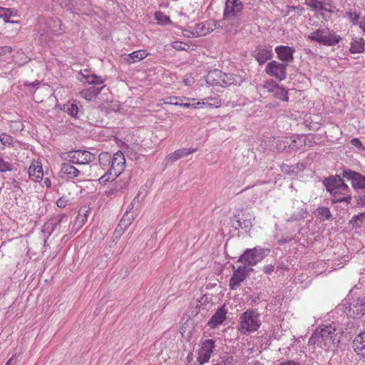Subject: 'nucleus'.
<instances>
[{
    "label": "nucleus",
    "mask_w": 365,
    "mask_h": 365,
    "mask_svg": "<svg viewBox=\"0 0 365 365\" xmlns=\"http://www.w3.org/2000/svg\"><path fill=\"white\" fill-rule=\"evenodd\" d=\"M28 173L33 180L36 182L41 181L43 176L41 165L37 161L33 162L29 168Z\"/></svg>",
    "instance_id": "6ab92c4d"
},
{
    "label": "nucleus",
    "mask_w": 365,
    "mask_h": 365,
    "mask_svg": "<svg viewBox=\"0 0 365 365\" xmlns=\"http://www.w3.org/2000/svg\"><path fill=\"white\" fill-rule=\"evenodd\" d=\"M304 11V9L300 6H291L288 7L287 13L291 14L292 12H296L297 16H301Z\"/></svg>",
    "instance_id": "37998d69"
},
{
    "label": "nucleus",
    "mask_w": 365,
    "mask_h": 365,
    "mask_svg": "<svg viewBox=\"0 0 365 365\" xmlns=\"http://www.w3.org/2000/svg\"><path fill=\"white\" fill-rule=\"evenodd\" d=\"M295 50L294 48L285 46H279L275 48L277 57L282 61L291 63L293 61V54Z\"/></svg>",
    "instance_id": "2eb2a0df"
},
{
    "label": "nucleus",
    "mask_w": 365,
    "mask_h": 365,
    "mask_svg": "<svg viewBox=\"0 0 365 365\" xmlns=\"http://www.w3.org/2000/svg\"><path fill=\"white\" fill-rule=\"evenodd\" d=\"M155 19L157 20L158 24L163 26L170 24L171 23L170 17L161 11H158L155 13Z\"/></svg>",
    "instance_id": "c9c22d12"
},
{
    "label": "nucleus",
    "mask_w": 365,
    "mask_h": 365,
    "mask_svg": "<svg viewBox=\"0 0 365 365\" xmlns=\"http://www.w3.org/2000/svg\"><path fill=\"white\" fill-rule=\"evenodd\" d=\"M245 267H239L238 269L234 272L232 277L230 279L229 286L230 289L235 290L240 286L241 282L245 279Z\"/></svg>",
    "instance_id": "dca6fc26"
},
{
    "label": "nucleus",
    "mask_w": 365,
    "mask_h": 365,
    "mask_svg": "<svg viewBox=\"0 0 365 365\" xmlns=\"http://www.w3.org/2000/svg\"><path fill=\"white\" fill-rule=\"evenodd\" d=\"M277 365H301V364L299 362L292 361V360H288L286 361L281 362Z\"/></svg>",
    "instance_id": "4d7b16f0"
},
{
    "label": "nucleus",
    "mask_w": 365,
    "mask_h": 365,
    "mask_svg": "<svg viewBox=\"0 0 365 365\" xmlns=\"http://www.w3.org/2000/svg\"><path fill=\"white\" fill-rule=\"evenodd\" d=\"M308 38L327 46H335L341 40V37L334 30H331L327 27L317 29L310 32L308 34Z\"/></svg>",
    "instance_id": "39448f33"
},
{
    "label": "nucleus",
    "mask_w": 365,
    "mask_h": 365,
    "mask_svg": "<svg viewBox=\"0 0 365 365\" xmlns=\"http://www.w3.org/2000/svg\"><path fill=\"white\" fill-rule=\"evenodd\" d=\"M226 317V311L223 308L218 309L215 314L210 318L207 324L212 329L217 327L222 324Z\"/></svg>",
    "instance_id": "5701e85b"
},
{
    "label": "nucleus",
    "mask_w": 365,
    "mask_h": 365,
    "mask_svg": "<svg viewBox=\"0 0 365 365\" xmlns=\"http://www.w3.org/2000/svg\"><path fill=\"white\" fill-rule=\"evenodd\" d=\"M279 85L274 80H269L266 81L263 86L264 88L267 89L268 92L273 93L275 88Z\"/></svg>",
    "instance_id": "58836bf2"
},
{
    "label": "nucleus",
    "mask_w": 365,
    "mask_h": 365,
    "mask_svg": "<svg viewBox=\"0 0 365 365\" xmlns=\"http://www.w3.org/2000/svg\"><path fill=\"white\" fill-rule=\"evenodd\" d=\"M68 199L66 197H62L57 200L56 205L58 207L64 208L68 203Z\"/></svg>",
    "instance_id": "c03bdc74"
},
{
    "label": "nucleus",
    "mask_w": 365,
    "mask_h": 365,
    "mask_svg": "<svg viewBox=\"0 0 365 365\" xmlns=\"http://www.w3.org/2000/svg\"><path fill=\"white\" fill-rule=\"evenodd\" d=\"M215 341L213 339L201 340L199 344L197 361L200 364L207 363L214 351Z\"/></svg>",
    "instance_id": "0eeeda50"
},
{
    "label": "nucleus",
    "mask_w": 365,
    "mask_h": 365,
    "mask_svg": "<svg viewBox=\"0 0 365 365\" xmlns=\"http://www.w3.org/2000/svg\"><path fill=\"white\" fill-rule=\"evenodd\" d=\"M314 215L322 221L329 220L331 216L329 210L324 207L317 208Z\"/></svg>",
    "instance_id": "473e14b6"
},
{
    "label": "nucleus",
    "mask_w": 365,
    "mask_h": 365,
    "mask_svg": "<svg viewBox=\"0 0 365 365\" xmlns=\"http://www.w3.org/2000/svg\"><path fill=\"white\" fill-rule=\"evenodd\" d=\"M67 216L66 215H61L58 217L56 222L51 221L45 223L43 226L42 232L48 237L56 230L58 225H61L62 223H67Z\"/></svg>",
    "instance_id": "a211bd4d"
},
{
    "label": "nucleus",
    "mask_w": 365,
    "mask_h": 365,
    "mask_svg": "<svg viewBox=\"0 0 365 365\" xmlns=\"http://www.w3.org/2000/svg\"><path fill=\"white\" fill-rule=\"evenodd\" d=\"M289 268L287 265H286L284 263L281 262L279 264V265L276 268V272L279 273V274H283L285 270H287Z\"/></svg>",
    "instance_id": "09e8293b"
},
{
    "label": "nucleus",
    "mask_w": 365,
    "mask_h": 365,
    "mask_svg": "<svg viewBox=\"0 0 365 365\" xmlns=\"http://www.w3.org/2000/svg\"><path fill=\"white\" fill-rule=\"evenodd\" d=\"M60 173L69 179L76 178L81 174V171L74 167L70 161L61 164Z\"/></svg>",
    "instance_id": "aec40b11"
},
{
    "label": "nucleus",
    "mask_w": 365,
    "mask_h": 365,
    "mask_svg": "<svg viewBox=\"0 0 365 365\" xmlns=\"http://www.w3.org/2000/svg\"><path fill=\"white\" fill-rule=\"evenodd\" d=\"M272 56L273 53L272 48L267 46H259L254 51V56L260 65L270 59Z\"/></svg>",
    "instance_id": "ddd939ff"
},
{
    "label": "nucleus",
    "mask_w": 365,
    "mask_h": 365,
    "mask_svg": "<svg viewBox=\"0 0 365 365\" xmlns=\"http://www.w3.org/2000/svg\"><path fill=\"white\" fill-rule=\"evenodd\" d=\"M270 250L269 248L257 246L252 249H247L240 256L239 261L249 266H255L268 256Z\"/></svg>",
    "instance_id": "423d86ee"
},
{
    "label": "nucleus",
    "mask_w": 365,
    "mask_h": 365,
    "mask_svg": "<svg viewBox=\"0 0 365 365\" xmlns=\"http://www.w3.org/2000/svg\"><path fill=\"white\" fill-rule=\"evenodd\" d=\"M326 189L332 195L333 202L350 203L351 197L349 186L338 176H331L324 181Z\"/></svg>",
    "instance_id": "7ed1b4c3"
},
{
    "label": "nucleus",
    "mask_w": 365,
    "mask_h": 365,
    "mask_svg": "<svg viewBox=\"0 0 365 365\" xmlns=\"http://www.w3.org/2000/svg\"><path fill=\"white\" fill-rule=\"evenodd\" d=\"M281 170L284 173L290 174L294 172V168L293 166L284 164L282 165Z\"/></svg>",
    "instance_id": "8fccbe9b"
},
{
    "label": "nucleus",
    "mask_w": 365,
    "mask_h": 365,
    "mask_svg": "<svg viewBox=\"0 0 365 365\" xmlns=\"http://www.w3.org/2000/svg\"><path fill=\"white\" fill-rule=\"evenodd\" d=\"M274 267L272 264H268L263 267L262 270L267 274H271L274 272Z\"/></svg>",
    "instance_id": "603ef678"
},
{
    "label": "nucleus",
    "mask_w": 365,
    "mask_h": 365,
    "mask_svg": "<svg viewBox=\"0 0 365 365\" xmlns=\"http://www.w3.org/2000/svg\"><path fill=\"white\" fill-rule=\"evenodd\" d=\"M196 150L197 148H180L168 155L166 157V160L168 163H173L182 158L195 153Z\"/></svg>",
    "instance_id": "4be33fe9"
},
{
    "label": "nucleus",
    "mask_w": 365,
    "mask_h": 365,
    "mask_svg": "<svg viewBox=\"0 0 365 365\" xmlns=\"http://www.w3.org/2000/svg\"><path fill=\"white\" fill-rule=\"evenodd\" d=\"M354 343V350L357 354L365 356V330L356 337Z\"/></svg>",
    "instance_id": "393cba45"
},
{
    "label": "nucleus",
    "mask_w": 365,
    "mask_h": 365,
    "mask_svg": "<svg viewBox=\"0 0 365 365\" xmlns=\"http://www.w3.org/2000/svg\"><path fill=\"white\" fill-rule=\"evenodd\" d=\"M260 314L256 309H248L239 317L238 331L244 335L256 331L261 326Z\"/></svg>",
    "instance_id": "20e7f679"
},
{
    "label": "nucleus",
    "mask_w": 365,
    "mask_h": 365,
    "mask_svg": "<svg viewBox=\"0 0 365 365\" xmlns=\"http://www.w3.org/2000/svg\"><path fill=\"white\" fill-rule=\"evenodd\" d=\"M186 45H183V43L180 41H175L173 42V47L175 49H178V50H185V46Z\"/></svg>",
    "instance_id": "864d4df0"
},
{
    "label": "nucleus",
    "mask_w": 365,
    "mask_h": 365,
    "mask_svg": "<svg viewBox=\"0 0 365 365\" xmlns=\"http://www.w3.org/2000/svg\"><path fill=\"white\" fill-rule=\"evenodd\" d=\"M344 258H346V259H344L343 261L341 260H336V262H334V269H340L341 267H343L346 263V262H348L349 261V257H344Z\"/></svg>",
    "instance_id": "de8ad7c7"
},
{
    "label": "nucleus",
    "mask_w": 365,
    "mask_h": 365,
    "mask_svg": "<svg viewBox=\"0 0 365 365\" xmlns=\"http://www.w3.org/2000/svg\"><path fill=\"white\" fill-rule=\"evenodd\" d=\"M124 221H125V220H124V219H122V220H121V221H120V224H121L122 225H123Z\"/></svg>",
    "instance_id": "774afa93"
},
{
    "label": "nucleus",
    "mask_w": 365,
    "mask_h": 365,
    "mask_svg": "<svg viewBox=\"0 0 365 365\" xmlns=\"http://www.w3.org/2000/svg\"><path fill=\"white\" fill-rule=\"evenodd\" d=\"M78 79L84 85L88 84L96 86L104 83V79L101 76L90 74L86 70L78 74Z\"/></svg>",
    "instance_id": "4468645a"
},
{
    "label": "nucleus",
    "mask_w": 365,
    "mask_h": 365,
    "mask_svg": "<svg viewBox=\"0 0 365 365\" xmlns=\"http://www.w3.org/2000/svg\"><path fill=\"white\" fill-rule=\"evenodd\" d=\"M12 51V48L11 46H4L0 47V56H4L7 53H9Z\"/></svg>",
    "instance_id": "3c124183"
},
{
    "label": "nucleus",
    "mask_w": 365,
    "mask_h": 365,
    "mask_svg": "<svg viewBox=\"0 0 365 365\" xmlns=\"http://www.w3.org/2000/svg\"><path fill=\"white\" fill-rule=\"evenodd\" d=\"M358 204L361 206H365V195L360 197Z\"/></svg>",
    "instance_id": "bf43d9fd"
},
{
    "label": "nucleus",
    "mask_w": 365,
    "mask_h": 365,
    "mask_svg": "<svg viewBox=\"0 0 365 365\" xmlns=\"http://www.w3.org/2000/svg\"><path fill=\"white\" fill-rule=\"evenodd\" d=\"M273 95L277 98L285 102H287L289 100L288 91L279 86L275 88L274 91L273 92Z\"/></svg>",
    "instance_id": "72a5a7b5"
},
{
    "label": "nucleus",
    "mask_w": 365,
    "mask_h": 365,
    "mask_svg": "<svg viewBox=\"0 0 365 365\" xmlns=\"http://www.w3.org/2000/svg\"><path fill=\"white\" fill-rule=\"evenodd\" d=\"M243 9V4L240 0H226L224 18L226 20H232L239 16Z\"/></svg>",
    "instance_id": "1a4fd4ad"
},
{
    "label": "nucleus",
    "mask_w": 365,
    "mask_h": 365,
    "mask_svg": "<svg viewBox=\"0 0 365 365\" xmlns=\"http://www.w3.org/2000/svg\"><path fill=\"white\" fill-rule=\"evenodd\" d=\"M13 357L11 358L6 364V365H11L12 364V361H13Z\"/></svg>",
    "instance_id": "338daca9"
},
{
    "label": "nucleus",
    "mask_w": 365,
    "mask_h": 365,
    "mask_svg": "<svg viewBox=\"0 0 365 365\" xmlns=\"http://www.w3.org/2000/svg\"><path fill=\"white\" fill-rule=\"evenodd\" d=\"M11 16L12 11L11 9L0 7V18L4 19L6 22H9Z\"/></svg>",
    "instance_id": "4c0bfd02"
},
{
    "label": "nucleus",
    "mask_w": 365,
    "mask_h": 365,
    "mask_svg": "<svg viewBox=\"0 0 365 365\" xmlns=\"http://www.w3.org/2000/svg\"><path fill=\"white\" fill-rule=\"evenodd\" d=\"M14 143L13 138L5 133L0 134V150H4L6 147L12 145Z\"/></svg>",
    "instance_id": "2f4dec72"
},
{
    "label": "nucleus",
    "mask_w": 365,
    "mask_h": 365,
    "mask_svg": "<svg viewBox=\"0 0 365 365\" xmlns=\"http://www.w3.org/2000/svg\"><path fill=\"white\" fill-rule=\"evenodd\" d=\"M186 101L187 102H190V104H192L193 103H197L195 98H187V97H182V101Z\"/></svg>",
    "instance_id": "13d9d810"
},
{
    "label": "nucleus",
    "mask_w": 365,
    "mask_h": 365,
    "mask_svg": "<svg viewBox=\"0 0 365 365\" xmlns=\"http://www.w3.org/2000/svg\"><path fill=\"white\" fill-rule=\"evenodd\" d=\"M307 217V211L301 210L299 212L293 214L287 220V222H293L301 220Z\"/></svg>",
    "instance_id": "e433bc0d"
},
{
    "label": "nucleus",
    "mask_w": 365,
    "mask_h": 365,
    "mask_svg": "<svg viewBox=\"0 0 365 365\" xmlns=\"http://www.w3.org/2000/svg\"><path fill=\"white\" fill-rule=\"evenodd\" d=\"M53 23L56 26H58V25H60V20H59V19L54 20V21H53Z\"/></svg>",
    "instance_id": "69168bd1"
},
{
    "label": "nucleus",
    "mask_w": 365,
    "mask_h": 365,
    "mask_svg": "<svg viewBox=\"0 0 365 365\" xmlns=\"http://www.w3.org/2000/svg\"><path fill=\"white\" fill-rule=\"evenodd\" d=\"M180 101H182V97L170 96L165 99V103L179 106Z\"/></svg>",
    "instance_id": "a19ab883"
},
{
    "label": "nucleus",
    "mask_w": 365,
    "mask_h": 365,
    "mask_svg": "<svg viewBox=\"0 0 365 365\" xmlns=\"http://www.w3.org/2000/svg\"><path fill=\"white\" fill-rule=\"evenodd\" d=\"M118 192L117 188H110L105 192V194L107 197H111L112 195H115Z\"/></svg>",
    "instance_id": "6e6d98bb"
},
{
    "label": "nucleus",
    "mask_w": 365,
    "mask_h": 365,
    "mask_svg": "<svg viewBox=\"0 0 365 365\" xmlns=\"http://www.w3.org/2000/svg\"><path fill=\"white\" fill-rule=\"evenodd\" d=\"M286 68V64L272 61L267 63L265 71L270 76L275 77L279 81H282L287 76Z\"/></svg>",
    "instance_id": "9d476101"
},
{
    "label": "nucleus",
    "mask_w": 365,
    "mask_h": 365,
    "mask_svg": "<svg viewBox=\"0 0 365 365\" xmlns=\"http://www.w3.org/2000/svg\"><path fill=\"white\" fill-rule=\"evenodd\" d=\"M99 163L102 166V170L107 169L98 179L101 185H106L109 181L115 180L125 168V155L120 150L114 153L113 156L108 153H101L99 155Z\"/></svg>",
    "instance_id": "f257e3e1"
},
{
    "label": "nucleus",
    "mask_w": 365,
    "mask_h": 365,
    "mask_svg": "<svg viewBox=\"0 0 365 365\" xmlns=\"http://www.w3.org/2000/svg\"><path fill=\"white\" fill-rule=\"evenodd\" d=\"M183 81H184L185 84L187 85V86H190V85H191L194 82V80L192 78V76L190 75H188V74H187L185 76Z\"/></svg>",
    "instance_id": "5fc2aeb1"
},
{
    "label": "nucleus",
    "mask_w": 365,
    "mask_h": 365,
    "mask_svg": "<svg viewBox=\"0 0 365 365\" xmlns=\"http://www.w3.org/2000/svg\"><path fill=\"white\" fill-rule=\"evenodd\" d=\"M305 4L314 10L331 11V0H305Z\"/></svg>",
    "instance_id": "f3484780"
},
{
    "label": "nucleus",
    "mask_w": 365,
    "mask_h": 365,
    "mask_svg": "<svg viewBox=\"0 0 365 365\" xmlns=\"http://www.w3.org/2000/svg\"><path fill=\"white\" fill-rule=\"evenodd\" d=\"M339 341L335 326L329 324L317 329L309 339L308 345L313 351L317 347L328 349Z\"/></svg>",
    "instance_id": "f03ea898"
},
{
    "label": "nucleus",
    "mask_w": 365,
    "mask_h": 365,
    "mask_svg": "<svg viewBox=\"0 0 365 365\" xmlns=\"http://www.w3.org/2000/svg\"><path fill=\"white\" fill-rule=\"evenodd\" d=\"M305 142V136L304 135H297L294 138V139H286V141H284V146L283 148H278L277 149L279 150H284L287 145H289V147L291 149L297 150L299 149V147H302Z\"/></svg>",
    "instance_id": "b1692460"
},
{
    "label": "nucleus",
    "mask_w": 365,
    "mask_h": 365,
    "mask_svg": "<svg viewBox=\"0 0 365 365\" xmlns=\"http://www.w3.org/2000/svg\"><path fill=\"white\" fill-rule=\"evenodd\" d=\"M212 74L219 77V80H216L215 82L217 85L225 86L235 83V80L232 74L225 73L218 70L215 71Z\"/></svg>",
    "instance_id": "412c9836"
},
{
    "label": "nucleus",
    "mask_w": 365,
    "mask_h": 365,
    "mask_svg": "<svg viewBox=\"0 0 365 365\" xmlns=\"http://www.w3.org/2000/svg\"><path fill=\"white\" fill-rule=\"evenodd\" d=\"M351 144L353 146L358 148L361 151L365 150V147L362 145L361 142L358 138H352L351 140Z\"/></svg>",
    "instance_id": "a18cd8bd"
},
{
    "label": "nucleus",
    "mask_w": 365,
    "mask_h": 365,
    "mask_svg": "<svg viewBox=\"0 0 365 365\" xmlns=\"http://www.w3.org/2000/svg\"><path fill=\"white\" fill-rule=\"evenodd\" d=\"M105 88V86L100 88H90L80 92V96L86 101H92Z\"/></svg>",
    "instance_id": "cd10ccee"
},
{
    "label": "nucleus",
    "mask_w": 365,
    "mask_h": 365,
    "mask_svg": "<svg viewBox=\"0 0 365 365\" xmlns=\"http://www.w3.org/2000/svg\"><path fill=\"white\" fill-rule=\"evenodd\" d=\"M360 12L354 8L349 9L346 13L344 16L346 17L349 22L353 24H357L360 18Z\"/></svg>",
    "instance_id": "7c9ffc66"
},
{
    "label": "nucleus",
    "mask_w": 365,
    "mask_h": 365,
    "mask_svg": "<svg viewBox=\"0 0 365 365\" xmlns=\"http://www.w3.org/2000/svg\"><path fill=\"white\" fill-rule=\"evenodd\" d=\"M204 29H205V23L202 22V23L198 24L196 27V32H197V35L205 36L209 33L208 28L206 29V30H205Z\"/></svg>",
    "instance_id": "79ce46f5"
},
{
    "label": "nucleus",
    "mask_w": 365,
    "mask_h": 365,
    "mask_svg": "<svg viewBox=\"0 0 365 365\" xmlns=\"http://www.w3.org/2000/svg\"><path fill=\"white\" fill-rule=\"evenodd\" d=\"M44 184L47 187H50L51 186V182L48 178L45 179Z\"/></svg>",
    "instance_id": "e2e57ef3"
},
{
    "label": "nucleus",
    "mask_w": 365,
    "mask_h": 365,
    "mask_svg": "<svg viewBox=\"0 0 365 365\" xmlns=\"http://www.w3.org/2000/svg\"><path fill=\"white\" fill-rule=\"evenodd\" d=\"M350 51L352 53H360L365 50V41L363 38L356 37L351 42Z\"/></svg>",
    "instance_id": "a878e982"
},
{
    "label": "nucleus",
    "mask_w": 365,
    "mask_h": 365,
    "mask_svg": "<svg viewBox=\"0 0 365 365\" xmlns=\"http://www.w3.org/2000/svg\"><path fill=\"white\" fill-rule=\"evenodd\" d=\"M148 55V53L145 50L135 51L128 56L126 61L128 63H133L144 59Z\"/></svg>",
    "instance_id": "c85d7f7f"
},
{
    "label": "nucleus",
    "mask_w": 365,
    "mask_h": 365,
    "mask_svg": "<svg viewBox=\"0 0 365 365\" xmlns=\"http://www.w3.org/2000/svg\"><path fill=\"white\" fill-rule=\"evenodd\" d=\"M359 26L365 34V19H363L362 21H360Z\"/></svg>",
    "instance_id": "052dcab7"
},
{
    "label": "nucleus",
    "mask_w": 365,
    "mask_h": 365,
    "mask_svg": "<svg viewBox=\"0 0 365 365\" xmlns=\"http://www.w3.org/2000/svg\"><path fill=\"white\" fill-rule=\"evenodd\" d=\"M341 175L343 178L351 181L354 189H365L364 175L349 169H344Z\"/></svg>",
    "instance_id": "9b49d317"
},
{
    "label": "nucleus",
    "mask_w": 365,
    "mask_h": 365,
    "mask_svg": "<svg viewBox=\"0 0 365 365\" xmlns=\"http://www.w3.org/2000/svg\"><path fill=\"white\" fill-rule=\"evenodd\" d=\"M78 103V102L73 101L71 103H68L67 104L64 105V110L67 112L68 115L75 118H79V108Z\"/></svg>",
    "instance_id": "c756f323"
},
{
    "label": "nucleus",
    "mask_w": 365,
    "mask_h": 365,
    "mask_svg": "<svg viewBox=\"0 0 365 365\" xmlns=\"http://www.w3.org/2000/svg\"><path fill=\"white\" fill-rule=\"evenodd\" d=\"M364 214L361 213V215H355L353 217V219H355L356 221L359 220L361 218L364 217Z\"/></svg>",
    "instance_id": "0e129e2a"
},
{
    "label": "nucleus",
    "mask_w": 365,
    "mask_h": 365,
    "mask_svg": "<svg viewBox=\"0 0 365 365\" xmlns=\"http://www.w3.org/2000/svg\"><path fill=\"white\" fill-rule=\"evenodd\" d=\"M197 104L199 105L200 108L203 107L218 108L220 106L221 103L218 98L207 97L197 101Z\"/></svg>",
    "instance_id": "bb28decb"
},
{
    "label": "nucleus",
    "mask_w": 365,
    "mask_h": 365,
    "mask_svg": "<svg viewBox=\"0 0 365 365\" xmlns=\"http://www.w3.org/2000/svg\"><path fill=\"white\" fill-rule=\"evenodd\" d=\"M14 170V165L10 162L4 160L0 155V173L11 172Z\"/></svg>",
    "instance_id": "f704fd0d"
},
{
    "label": "nucleus",
    "mask_w": 365,
    "mask_h": 365,
    "mask_svg": "<svg viewBox=\"0 0 365 365\" xmlns=\"http://www.w3.org/2000/svg\"><path fill=\"white\" fill-rule=\"evenodd\" d=\"M237 222L241 229L250 230V228L252 227V222L250 219H241L237 220Z\"/></svg>",
    "instance_id": "ea45409f"
},
{
    "label": "nucleus",
    "mask_w": 365,
    "mask_h": 365,
    "mask_svg": "<svg viewBox=\"0 0 365 365\" xmlns=\"http://www.w3.org/2000/svg\"><path fill=\"white\" fill-rule=\"evenodd\" d=\"M68 160L73 164L86 165L95 160V155L87 150H73L68 153Z\"/></svg>",
    "instance_id": "6e6552de"
},
{
    "label": "nucleus",
    "mask_w": 365,
    "mask_h": 365,
    "mask_svg": "<svg viewBox=\"0 0 365 365\" xmlns=\"http://www.w3.org/2000/svg\"><path fill=\"white\" fill-rule=\"evenodd\" d=\"M365 313V298L354 300L348 309L347 315L349 317L356 318L360 317Z\"/></svg>",
    "instance_id": "f8f14e48"
},
{
    "label": "nucleus",
    "mask_w": 365,
    "mask_h": 365,
    "mask_svg": "<svg viewBox=\"0 0 365 365\" xmlns=\"http://www.w3.org/2000/svg\"><path fill=\"white\" fill-rule=\"evenodd\" d=\"M179 106L183 107V108H200L199 105L197 104V103H193L192 104H190V102H186L183 103V101H180Z\"/></svg>",
    "instance_id": "49530a36"
},
{
    "label": "nucleus",
    "mask_w": 365,
    "mask_h": 365,
    "mask_svg": "<svg viewBox=\"0 0 365 365\" xmlns=\"http://www.w3.org/2000/svg\"><path fill=\"white\" fill-rule=\"evenodd\" d=\"M51 31L54 34H59L61 33V29L59 28L58 29H51Z\"/></svg>",
    "instance_id": "680f3d73"
}]
</instances>
